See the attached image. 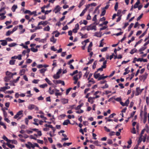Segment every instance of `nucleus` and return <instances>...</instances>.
<instances>
[{
  "instance_id": "11",
  "label": "nucleus",
  "mask_w": 149,
  "mask_h": 149,
  "mask_svg": "<svg viewBox=\"0 0 149 149\" xmlns=\"http://www.w3.org/2000/svg\"><path fill=\"white\" fill-rule=\"evenodd\" d=\"M61 101L63 104L68 103V100L67 99L63 98L61 100Z\"/></svg>"
},
{
  "instance_id": "13",
  "label": "nucleus",
  "mask_w": 149,
  "mask_h": 149,
  "mask_svg": "<svg viewBox=\"0 0 149 149\" xmlns=\"http://www.w3.org/2000/svg\"><path fill=\"white\" fill-rule=\"evenodd\" d=\"M6 75L10 78H12V73L8 71H7L6 72Z\"/></svg>"
},
{
  "instance_id": "55",
  "label": "nucleus",
  "mask_w": 149,
  "mask_h": 149,
  "mask_svg": "<svg viewBox=\"0 0 149 149\" xmlns=\"http://www.w3.org/2000/svg\"><path fill=\"white\" fill-rule=\"evenodd\" d=\"M39 81V79H34L32 82L34 84H36L38 83Z\"/></svg>"
},
{
  "instance_id": "60",
  "label": "nucleus",
  "mask_w": 149,
  "mask_h": 149,
  "mask_svg": "<svg viewBox=\"0 0 149 149\" xmlns=\"http://www.w3.org/2000/svg\"><path fill=\"white\" fill-rule=\"evenodd\" d=\"M3 114L5 118H6L7 116V112L4 110H3Z\"/></svg>"
},
{
  "instance_id": "21",
  "label": "nucleus",
  "mask_w": 149,
  "mask_h": 149,
  "mask_svg": "<svg viewBox=\"0 0 149 149\" xmlns=\"http://www.w3.org/2000/svg\"><path fill=\"white\" fill-rule=\"evenodd\" d=\"M147 113L146 112H145L144 113V118L143 119V123H145L147 121Z\"/></svg>"
},
{
  "instance_id": "58",
  "label": "nucleus",
  "mask_w": 149,
  "mask_h": 149,
  "mask_svg": "<svg viewBox=\"0 0 149 149\" xmlns=\"http://www.w3.org/2000/svg\"><path fill=\"white\" fill-rule=\"evenodd\" d=\"M121 12V10H118V12L117 13V14H116V15L117 16H120L121 15H120V14Z\"/></svg>"
},
{
  "instance_id": "62",
  "label": "nucleus",
  "mask_w": 149,
  "mask_h": 149,
  "mask_svg": "<svg viewBox=\"0 0 149 149\" xmlns=\"http://www.w3.org/2000/svg\"><path fill=\"white\" fill-rule=\"evenodd\" d=\"M19 45L22 46L25 49H27L28 48V46L27 45H25L23 43Z\"/></svg>"
},
{
  "instance_id": "29",
  "label": "nucleus",
  "mask_w": 149,
  "mask_h": 149,
  "mask_svg": "<svg viewBox=\"0 0 149 149\" xmlns=\"http://www.w3.org/2000/svg\"><path fill=\"white\" fill-rule=\"evenodd\" d=\"M137 50L135 48H134L132 49L130 52V53L132 54H134V53L137 52Z\"/></svg>"
},
{
  "instance_id": "4",
  "label": "nucleus",
  "mask_w": 149,
  "mask_h": 149,
  "mask_svg": "<svg viewBox=\"0 0 149 149\" xmlns=\"http://www.w3.org/2000/svg\"><path fill=\"white\" fill-rule=\"evenodd\" d=\"M23 111L22 110H21L18 111L14 117V118L16 119L18 118H19V119H20V117H19V116L22 115Z\"/></svg>"
},
{
  "instance_id": "27",
  "label": "nucleus",
  "mask_w": 149,
  "mask_h": 149,
  "mask_svg": "<svg viewBox=\"0 0 149 149\" xmlns=\"http://www.w3.org/2000/svg\"><path fill=\"white\" fill-rule=\"evenodd\" d=\"M140 3V1H137L136 3L135 4L134 6V8H136L138 7V5Z\"/></svg>"
},
{
  "instance_id": "7",
  "label": "nucleus",
  "mask_w": 149,
  "mask_h": 149,
  "mask_svg": "<svg viewBox=\"0 0 149 149\" xmlns=\"http://www.w3.org/2000/svg\"><path fill=\"white\" fill-rule=\"evenodd\" d=\"M148 74L145 73L144 74L140 76L139 79L141 81H144L146 78Z\"/></svg>"
},
{
  "instance_id": "50",
  "label": "nucleus",
  "mask_w": 149,
  "mask_h": 149,
  "mask_svg": "<svg viewBox=\"0 0 149 149\" xmlns=\"http://www.w3.org/2000/svg\"><path fill=\"white\" fill-rule=\"evenodd\" d=\"M20 78V77H18L16 79H14L13 81V83H16V82H17L19 81Z\"/></svg>"
},
{
  "instance_id": "40",
  "label": "nucleus",
  "mask_w": 149,
  "mask_h": 149,
  "mask_svg": "<svg viewBox=\"0 0 149 149\" xmlns=\"http://www.w3.org/2000/svg\"><path fill=\"white\" fill-rule=\"evenodd\" d=\"M45 80L49 84L51 85L52 84L51 82L48 78H45Z\"/></svg>"
},
{
  "instance_id": "12",
  "label": "nucleus",
  "mask_w": 149,
  "mask_h": 149,
  "mask_svg": "<svg viewBox=\"0 0 149 149\" xmlns=\"http://www.w3.org/2000/svg\"><path fill=\"white\" fill-rule=\"evenodd\" d=\"M94 98L91 97H90L88 98V101L91 103V104H93L94 102Z\"/></svg>"
},
{
  "instance_id": "61",
  "label": "nucleus",
  "mask_w": 149,
  "mask_h": 149,
  "mask_svg": "<svg viewBox=\"0 0 149 149\" xmlns=\"http://www.w3.org/2000/svg\"><path fill=\"white\" fill-rule=\"evenodd\" d=\"M147 30H146L144 33H143L139 37V38H141L143 37L146 33Z\"/></svg>"
},
{
  "instance_id": "59",
  "label": "nucleus",
  "mask_w": 149,
  "mask_h": 149,
  "mask_svg": "<svg viewBox=\"0 0 149 149\" xmlns=\"http://www.w3.org/2000/svg\"><path fill=\"white\" fill-rule=\"evenodd\" d=\"M45 126L46 127H50L51 128H53V126L51 125H48L47 124H46Z\"/></svg>"
},
{
  "instance_id": "9",
  "label": "nucleus",
  "mask_w": 149,
  "mask_h": 149,
  "mask_svg": "<svg viewBox=\"0 0 149 149\" xmlns=\"http://www.w3.org/2000/svg\"><path fill=\"white\" fill-rule=\"evenodd\" d=\"M10 88V87L9 86L1 87L0 88V91H4L6 90L9 89Z\"/></svg>"
},
{
  "instance_id": "22",
  "label": "nucleus",
  "mask_w": 149,
  "mask_h": 149,
  "mask_svg": "<svg viewBox=\"0 0 149 149\" xmlns=\"http://www.w3.org/2000/svg\"><path fill=\"white\" fill-rule=\"evenodd\" d=\"M17 8V5H14L13 6L12 8V10L13 12L15 11V10Z\"/></svg>"
},
{
  "instance_id": "18",
  "label": "nucleus",
  "mask_w": 149,
  "mask_h": 149,
  "mask_svg": "<svg viewBox=\"0 0 149 149\" xmlns=\"http://www.w3.org/2000/svg\"><path fill=\"white\" fill-rule=\"evenodd\" d=\"M6 145L8 146L11 149H12L15 148V146L14 145H11L9 143H6Z\"/></svg>"
},
{
  "instance_id": "44",
  "label": "nucleus",
  "mask_w": 149,
  "mask_h": 149,
  "mask_svg": "<svg viewBox=\"0 0 149 149\" xmlns=\"http://www.w3.org/2000/svg\"><path fill=\"white\" fill-rule=\"evenodd\" d=\"M47 38H45L44 39H42L39 41V42H41L42 43H45L46 41Z\"/></svg>"
},
{
  "instance_id": "64",
  "label": "nucleus",
  "mask_w": 149,
  "mask_h": 149,
  "mask_svg": "<svg viewBox=\"0 0 149 149\" xmlns=\"http://www.w3.org/2000/svg\"><path fill=\"white\" fill-rule=\"evenodd\" d=\"M104 128L105 130L108 132H110V130L106 126H104Z\"/></svg>"
},
{
  "instance_id": "47",
  "label": "nucleus",
  "mask_w": 149,
  "mask_h": 149,
  "mask_svg": "<svg viewBox=\"0 0 149 149\" xmlns=\"http://www.w3.org/2000/svg\"><path fill=\"white\" fill-rule=\"evenodd\" d=\"M26 93L27 94H30L29 95H27L26 96L27 97H30L32 95V94H31V92L30 91H27L26 92Z\"/></svg>"
},
{
  "instance_id": "26",
  "label": "nucleus",
  "mask_w": 149,
  "mask_h": 149,
  "mask_svg": "<svg viewBox=\"0 0 149 149\" xmlns=\"http://www.w3.org/2000/svg\"><path fill=\"white\" fill-rule=\"evenodd\" d=\"M8 143H11L13 144H17V141L15 140H9V141L8 142Z\"/></svg>"
},
{
  "instance_id": "43",
  "label": "nucleus",
  "mask_w": 149,
  "mask_h": 149,
  "mask_svg": "<svg viewBox=\"0 0 149 149\" xmlns=\"http://www.w3.org/2000/svg\"><path fill=\"white\" fill-rule=\"evenodd\" d=\"M84 3V2L83 0H82V1L79 4L78 6V7L80 8Z\"/></svg>"
},
{
  "instance_id": "37",
  "label": "nucleus",
  "mask_w": 149,
  "mask_h": 149,
  "mask_svg": "<svg viewBox=\"0 0 149 149\" xmlns=\"http://www.w3.org/2000/svg\"><path fill=\"white\" fill-rule=\"evenodd\" d=\"M72 143L71 142L70 143H63V146L65 147L66 146H69Z\"/></svg>"
},
{
  "instance_id": "14",
  "label": "nucleus",
  "mask_w": 149,
  "mask_h": 149,
  "mask_svg": "<svg viewBox=\"0 0 149 149\" xmlns=\"http://www.w3.org/2000/svg\"><path fill=\"white\" fill-rule=\"evenodd\" d=\"M94 36L97 37H100L102 36V35L100 32H96L95 33Z\"/></svg>"
},
{
  "instance_id": "28",
  "label": "nucleus",
  "mask_w": 149,
  "mask_h": 149,
  "mask_svg": "<svg viewBox=\"0 0 149 149\" xmlns=\"http://www.w3.org/2000/svg\"><path fill=\"white\" fill-rule=\"evenodd\" d=\"M50 29V28L49 26H47L43 28V30L45 31H49Z\"/></svg>"
},
{
  "instance_id": "49",
  "label": "nucleus",
  "mask_w": 149,
  "mask_h": 149,
  "mask_svg": "<svg viewBox=\"0 0 149 149\" xmlns=\"http://www.w3.org/2000/svg\"><path fill=\"white\" fill-rule=\"evenodd\" d=\"M134 24L133 23H132L128 27V31H129L131 29V28L133 26Z\"/></svg>"
},
{
  "instance_id": "46",
  "label": "nucleus",
  "mask_w": 149,
  "mask_h": 149,
  "mask_svg": "<svg viewBox=\"0 0 149 149\" xmlns=\"http://www.w3.org/2000/svg\"><path fill=\"white\" fill-rule=\"evenodd\" d=\"M107 63V61L106 60H105V61H104V62H103V65H102V67L105 68L106 67V64Z\"/></svg>"
},
{
  "instance_id": "1",
  "label": "nucleus",
  "mask_w": 149,
  "mask_h": 149,
  "mask_svg": "<svg viewBox=\"0 0 149 149\" xmlns=\"http://www.w3.org/2000/svg\"><path fill=\"white\" fill-rule=\"evenodd\" d=\"M28 109L32 110L33 109H35V110L38 111L39 110L38 107L35 105L32 104H29L28 106Z\"/></svg>"
},
{
  "instance_id": "25",
  "label": "nucleus",
  "mask_w": 149,
  "mask_h": 149,
  "mask_svg": "<svg viewBox=\"0 0 149 149\" xmlns=\"http://www.w3.org/2000/svg\"><path fill=\"white\" fill-rule=\"evenodd\" d=\"M17 45V44L15 42H13L8 44V46L9 47H14Z\"/></svg>"
},
{
  "instance_id": "34",
  "label": "nucleus",
  "mask_w": 149,
  "mask_h": 149,
  "mask_svg": "<svg viewBox=\"0 0 149 149\" xmlns=\"http://www.w3.org/2000/svg\"><path fill=\"white\" fill-rule=\"evenodd\" d=\"M59 74H56L53 76V77L55 79H58L60 78Z\"/></svg>"
},
{
  "instance_id": "35",
  "label": "nucleus",
  "mask_w": 149,
  "mask_h": 149,
  "mask_svg": "<svg viewBox=\"0 0 149 149\" xmlns=\"http://www.w3.org/2000/svg\"><path fill=\"white\" fill-rule=\"evenodd\" d=\"M13 33L11 31H10L9 30L6 32V36H9L11 34Z\"/></svg>"
},
{
  "instance_id": "51",
  "label": "nucleus",
  "mask_w": 149,
  "mask_h": 149,
  "mask_svg": "<svg viewBox=\"0 0 149 149\" xmlns=\"http://www.w3.org/2000/svg\"><path fill=\"white\" fill-rule=\"evenodd\" d=\"M129 103V101L128 99H127L124 103L125 106H127Z\"/></svg>"
},
{
  "instance_id": "24",
  "label": "nucleus",
  "mask_w": 149,
  "mask_h": 149,
  "mask_svg": "<svg viewBox=\"0 0 149 149\" xmlns=\"http://www.w3.org/2000/svg\"><path fill=\"white\" fill-rule=\"evenodd\" d=\"M25 70L24 69H23L22 70H21L20 71L19 74L20 75L22 76L25 73Z\"/></svg>"
},
{
  "instance_id": "10",
  "label": "nucleus",
  "mask_w": 149,
  "mask_h": 149,
  "mask_svg": "<svg viewBox=\"0 0 149 149\" xmlns=\"http://www.w3.org/2000/svg\"><path fill=\"white\" fill-rule=\"evenodd\" d=\"M0 42H1V44L3 46H6L7 44V41L6 40H1Z\"/></svg>"
},
{
  "instance_id": "19",
  "label": "nucleus",
  "mask_w": 149,
  "mask_h": 149,
  "mask_svg": "<svg viewBox=\"0 0 149 149\" xmlns=\"http://www.w3.org/2000/svg\"><path fill=\"white\" fill-rule=\"evenodd\" d=\"M26 49V50H24L22 52V54L24 55H25L26 53H29V52H30V50L29 49L27 48Z\"/></svg>"
},
{
  "instance_id": "41",
  "label": "nucleus",
  "mask_w": 149,
  "mask_h": 149,
  "mask_svg": "<svg viewBox=\"0 0 149 149\" xmlns=\"http://www.w3.org/2000/svg\"><path fill=\"white\" fill-rule=\"evenodd\" d=\"M15 60H11L10 61L9 63L10 65H13L15 64Z\"/></svg>"
},
{
  "instance_id": "8",
  "label": "nucleus",
  "mask_w": 149,
  "mask_h": 149,
  "mask_svg": "<svg viewBox=\"0 0 149 149\" xmlns=\"http://www.w3.org/2000/svg\"><path fill=\"white\" fill-rule=\"evenodd\" d=\"M48 23V22L47 21H41L40 22L38 23V26H39L41 25H42L43 26H45L47 25Z\"/></svg>"
},
{
  "instance_id": "5",
  "label": "nucleus",
  "mask_w": 149,
  "mask_h": 149,
  "mask_svg": "<svg viewBox=\"0 0 149 149\" xmlns=\"http://www.w3.org/2000/svg\"><path fill=\"white\" fill-rule=\"evenodd\" d=\"M143 89H140L139 87H137L136 89V93H135V95L136 96H138L142 92Z\"/></svg>"
},
{
  "instance_id": "42",
  "label": "nucleus",
  "mask_w": 149,
  "mask_h": 149,
  "mask_svg": "<svg viewBox=\"0 0 149 149\" xmlns=\"http://www.w3.org/2000/svg\"><path fill=\"white\" fill-rule=\"evenodd\" d=\"M3 139L6 141L7 142V143H8L9 141V140L7 138L5 135H4L3 137Z\"/></svg>"
},
{
  "instance_id": "56",
  "label": "nucleus",
  "mask_w": 149,
  "mask_h": 149,
  "mask_svg": "<svg viewBox=\"0 0 149 149\" xmlns=\"http://www.w3.org/2000/svg\"><path fill=\"white\" fill-rule=\"evenodd\" d=\"M89 42V40L88 39H87L85 40L84 41L82 42L81 43L82 44L84 45V43H85V44H86V43L88 42Z\"/></svg>"
},
{
  "instance_id": "15",
  "label": "nucleus",
  "mask_w": 149,
  "mask_h": 149,
  "mask_svg": "<svg viewBox=\"0 0 149 149\" xmlns=\"http://www.w3.org/2000/svg\"><path fill=\"white\" fill-rule=\"evenodd\" d=\"M70 122L69 120L67 119L66 120H65L64 122L63 123V125H67L68 123H70Z\"/></svg>"
},
{
  "instance_id": "16",
  "label": "nucleus",
  "mask_w": 149,
  "mask_h": 149,
  "mask_svg": "<svg viewBox=\"0 0 149 149\" xmlns=\"http://www.w3.org/2000/svg\"><path fill=\"white\" fill-rule=\"evenodd\" d=\"M79 33L81 36V38H87V34H85L84 35H83V34L81 33Z\"/></svg>"
},
{
  "instance_id": "20",
  "label": "nucleus",
  "mask_w": 149,
  "mask_h": 149,
  "mask_svg": "<svg viewBox=\"0 0 149 149\" xmlns=\"http://www.w3.org/2000/svg\"><path fill=\"white\" fill-rule=\"evenodd\" d=\"M53 82L56 84H61V80H53Z\"/></svg>"
},
{
  "instance_id": "52",
  "label": "nucleus",
  "mask_w": 149,
  "mask_h": 149,
  "mask_svg": "<svg viewBox=\"0 0 149 149\" xmlns=\"http://www.w3.org/2000/svg\"><path fill=\"white\" fill-rule=\"evenodd\" d=\"M101 13L100 14V16H102L104 15L106 13V10H102Z\"/></svg>"
},
{
  "instance_id": "2",
  "label": "nucleus",
  "mask_w": 149,
  "mask_h": 149,
  "mask_svg": "<svg viewBox=\"0 0 149 149\" xmlns=\"http://www.w3.org/2000/svg\"><path fill=\"white\" fill-rule=\"evenodd\" d=\"M96 26L95 25H92L91 24L90 25L88 26H87V31H89L90 30H94L95 31L97 30Z\"/></svg>"
},
{
  "instance_id": "31",
  "label": "nucleus",
  "mask_w": 149,
  "mask_h": 149,
  "mask_svg": "<svg viewBox=\"0 0 149 149\" xmlns=\"http://www.w3.org/2000/svg\"><path fill=\"white\" fill-rule=\"evenodd\" d=\"M97 63V61H94L92 65V68L93 69H94L96 68Z\"/></svg>"
},
{
  "instance_id": "54",
  "label": "nucleus",
  "mask_w": 149,
  "mask_h": 149,
  "mask_svg": "<svg viewBox=\"0 0 149 149\" xmlns=\"http://www.w3.org/2000/svg\"><path fill=\"white\" fill-rule=\"evenodd\" d=\"M29 138L30 139H33L35 140H37V138L32 135H31L30 136Z\"/></svg>"
},
{
  "instance_id": "38",
  "label": "nucleus",
  "mask_w": 149,
  "mask_h": 149,
  "mask_svg": "<svg viewBox=\"0 0 149 149\" xmlns=\"http://www.w3.org/2000/svg\"><path fill=\"white\" fill-rule=\"evenodd\" d=\"M36 13L37 12L36 11H34L32 12L31 11L30 15H34V16H36L37 15V14H36Z\"/></svg>"
},
{
  "instance_id": "3",
  "label": "nucleus",
  "mask_w": 149,
  "mask_h": 149,
  "mask_svg": "<svg viewBox=\"0 0 149 149\" xmlns=\"http://www.w3.org/2000/svg\"><path fill=\"white\" fill-rule=\"evenodd\" d=\"M82 75V73L81 72H80L78 74L76 75L73 77L74 80H78L80 78Z\"/></svg>"
},
{
  "instance_id": "23",
  "label": "nucleus",
  "mask_w": 149,
  "mask_h": 149,
  "mask_svg": "<svg viewBox=\"0 0 149 149\" xmlns=\"http://www.w3.org/2000/svg\"><path fill=\"white\" fill-rule=\"evenodd\" d=\"M129 68V67H128L125 69V72L123 73V74L124 75H126L130 71L128 70Z\"/></svg>"
},
{
  "instance_id": "6",
  "label": "nucleus",
  "mask_w": 149,
  "mask_h": 149,
  "mask_svg": "<svg viewBox=\"0 0 149 149\" xmlns=\"http://www.w3.org/2000/svg\"><path fill=\"white\" fill-rule=\"evenodd\" d=\"M61 8L59 6L57 5L56 6L53 11L55 13H57L60 11Z\"/></svg>"
},
{
  "instance_id": "33",
  "label": "nucleus",
  "mask_w": 149,
  "mask_h": 149,
  "mask_svg": "<svg viewBox=\"0 0 149 149\" xmlns=\"http://www.w3.org/2000/svg\"><path fill=\"white\" fill-rule=\"evenodd\" d=\"M47 84H43L40 85L39 86V87L41 88H44L45 87H47Z\"/></svg>"
},
{
  "instance_id": "45",
  "label": "nucleus",
  "mask_w": 149,
  "mask_h": 149,
  "mask_svg": "<svg viewBox=\"0 0 149 149\" xmlns=\"http://www.w3.org/2000/svg\"><path fill=\"white\" fill-rule=\"evenodd\" d=\"M118 2H116V3L115 6H114V9L116 11H117V9L118 8Z\"/></svg>"
},
{
  "instance_id": "36",
  "label": "nucleus",
  "mask_w": 149,
  "mask_h": 149,
  "mask_svg": "<svg viewBox=\"0 0 149 149\" xmlns=\"http://www.w3.org/2000/svg\"><path fill=\"white\" fill-rule=\"evenodd\" d=\"M47 70L46 69L42 68L39 70L40 73H44Z\"/></svg>"
},
{
  "instance_id": "17",
  "label": "nucleus",
  "mask_w": 149,
  "mask_h": 149,
  "mask_svg": "<svg viewBox=\"0 0 149 149\" xmlns=\"http://www.w3.org/2000/svg\"><path fill=\"white\" fill-rule=\"evenodd\" d=\"M51 42H52L53 43H55L56 41V39H55L54 37L53 36L50 39Z\"/></svg>"
},
{
  "instance_id": "39",
  "label": "nucleus",
  "mask_w": 149,
  "mask_h": 149,
  "mask_svg": "<svg viewBox=\"0 0 149 149\" xmlns=\"http://www.w3.org/2000/svg\"><path fill=\"white\" fill-rule=\"evenodd\" d=\"M86 10L84 9L82 11V12L80 14V15H79L80 16L82 17V16H83L84 15V14L85 13H86Z\"/></svg>"
},
{
  "instance_id": "63",
  "label": "nucleus",
  "mask_w": 149,
  "mask_h": 149,
  "mask_svg": "<svg viewBox=\"0 0 149 149\" xmlns=\"http://www.w3.org/2000/svg\"><path fill=\"white\" fill-rule=\"evenodd\" d=\"M10 77H5L4 78V81H6V82H8V81L10 79Z\"/></svg>"
},
{
  "instance_id": "30",
  "label": "nucleus",
  "mask_w": 149,
  "mask_h": 149,
  "mask_svg": "<svg viewBox=\"0 0 149 149\" xmlns=\"http://www.w3.org/2000/svg\"><path fill=\"white\" fill-rule=\"evenodd\" d=\"M96 72H95V73L94 74V77L95 78L97 79L98 78L100 75V73L96 74Z\"/></svg>"
},
{
  "instance_id": "32",
  "label": "nucleus",
  "mask_w": 149,
  "mask_h": 149,
  "mask_svg": "<svg viewBox=\"0 0 149 149\" xmlns=\"http://www.w3.org/2000/svg\"><path fill=\"white\" fill-rule=\"evenodd\" d=\"M31 50L33 52H37L38 51V49L37 48H35L34 47H31Z\"/></svg>"
},
{
  "instance_id": "53",
  "label": "nucleus",
  "mask_w": 149,
  "mask_h": 149,
  "mask_svg": "<svg viewBox=\"0 0 149 149\" xmlns=\"http://www.w3.org/2000/svg\"><path fill=\"white\" fill-rule=\"evenodd\" d=\"M78 72V70H76L74 71L72 73H70V75L72 76H73V75H74V74H75L77 73Z\"/></svg>"
},
{
  "instance_id": "57",
  "label": "nucleus",
  "mask_w": 149,
  "mask_h": 149,
  "mask_svg": "<svg viewBox=\"0 0 149 149\" xmlns=\"http://www.w3.org/2000/svg\"><path fill=\"white\" fill-rule=\"evenodd\" d=\"M94 61L93 59H91L86 64V65H88L90 64H91Z\"/></svg>"
},
{
  "instance_id": "48",
  "label": "nucleus",
  "mask_w": 149,
  "mask_h": 149,
  "mask_svg": "<svg viewBox=\"0 0 149 149\" xmlns=\"http://www.w3.org/2000/svg\"><path fill=\"white\" fill-rule=\"evenodd\" d=\"M108 48V47H104L102 49H101V51L102 52L106 51L107 50Z\"/></svg>"
}]
</instances>
